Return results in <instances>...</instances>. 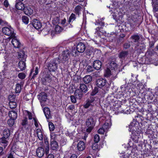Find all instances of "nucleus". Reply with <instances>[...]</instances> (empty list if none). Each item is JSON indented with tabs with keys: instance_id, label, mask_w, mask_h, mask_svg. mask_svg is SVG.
<instances>
[{
	"instance_id": "obj_45",
	"label": "nucleus",
	"mask_w": 158,
	"mask_h": 158,
	"mask_svg": "<svg viewBox=\"0 0 158 158\" xmlns=\"http://www.w3.org/2000/svg\"><path fill=\"white\" fill-rule=\"evenodd\" d=\"M18 76L20 79L23 80L25 78L26 75L24 73H21L18 74Z\"/></svg>"
},
{
	"instance_id": "obj_52",
	"label": "nucleus",
	"mask_w": 158,
	"mask_h": 158,
	"mask_svg": "<svg viewBox=\"0 0 158 158\" xmlns=\"http://www.w3.org/2000/svg\"><path fill=\"white\" fill-rule=\"evenodd\" d=\"M15 153L14 151L10 150L7 155L8 158H14L13 154Z\"/></svg>"
},
{
	"instance_id": "obj_54",
	"label": "nucleus",
	"mask_w": 158,
	"mask_h": 158,
	"mask_svg": "<svg viewBox=\"0 0 158 158\" xmlns=\"http://www.w3.org/2000/svg\"><path fill=\"white\" fill-rule=\"evenodd\" d=\"M93 53V51L89 49H87L85 51V53L87 56H90Z\"/></svg>"
},
{
	"instance_id": "obj_36",
	"label": "nucleus",
	"mask_w": 158,
	"mask_h": 158,
	"mask_svg": "<svg viewBox=\"0 0 158 158\" xmlns=\"http://www.w3.org/2000/svg\"><path fill=\"white\" fill-rule=\"evenodd\" d=\"M3 136L6 138H8L10 135V131L8 129H5L3 132Z\"/></svg>"
},
{
	"instance_id": "obj_32",
	"label": "nucleus",
	"mask_w": 158,
	"mask_h": 158,
	"mask_svg": "<svg viewBox=\"0 0 158 158\" xmlns=\"http://www.w3.org/2000/svg\"><path fill=\"white\" fill-rule=\"evenodd\" d=\"M10 118L16 119L17 117V114L16 112L14 111H10L8 114Z\"/></svg>"
},
{
	"instance_id": "obj_44",
	"label": "nucleus",
	"mask_w": 158,
	"mask_h": 158,
	"mask_svg": "<svg viewBox=\"0 0 158 158\" xmlns=\"http://www.w3.org/2000/svg\"><path fill=\"white\" fill-rule=\"evenodd\" d=\"M48 126L50 131H53L55 129V126L53 123L51 122H50L48 123Z\"/></svg>"
},
{
	"instance_id": "obj_12",
	"label": "nucleus",
	"mask_w": 158,
	"mask_h": 158,
	"mask_svg": "<svg viewBox=\"0 0 158 158\" xmlns=\"http://www.w3.org/2000/svg\"><path fill=\"white\" fill-rule=\"evenodd\" d=\"M135 51L138 53H143L145 49V45L143 44L137 43L135 47Z\"/></svg>"
},
{
	"instance_id": "obj_61",
	"label": "nucleus",
	"mask_w": 158,
	"mask_h": 158,
	"mask_svg": "<svg viewBox=\"0 0 158 158\" xmlns=\"http://www.w3.org/2000/svg\"><path fill=\"white\" fill-rule=\"evenodd\" d=\"M75 108L74 106L73 105H71L68 107V109L70 110H73Z\"/></svg>"
},
{
	"instance_id": "obj_59",
	"label": "nucleus",
	"mask_w": 158,
	"mask_h": 158,
	"mask_svg": "<svg viewBox=\"0 0 158 158\" xmlns=\"http://www.w3.org/2000/svg\"><path fill=\"white\" fill-rule=\"evenodd\" d=\"M93 76L94 77L97 78L99 76V71H97L93 73Z\"/></svg>"
},
{
	"instance_id": "obj_10",
	"label": "nucleus",
	"mask_w": 158,
	"mask_h": 158,
	"mask_svg": "<svg viewBox=\"0 0 158 158\" xmlns=\"http://www.w3.org/2000/svg\"><path fill=\"white\" fill-rule=\"evenodd\" d=\"M106 120V122L102 126V127L103 128L106 130V131L107 132L108 129L110 128L111 125V118L109 116H107L106 117H103L99 118V121H101L102 120Z\"/></svg>"
},
{
	"instance_id": "obj_25",
	"label": "nucleus",
	"mask_w": 158,
	"mask_h": 158,
	"mask_svg": "<svg viewBox=\"0 0 158 158\" xmlns=\"http://www.w3.org/2000/svg\"><path fill=\"white\" fill-rule=\"evenodd\" d=\"M15 7L18 10H24L25 6L24 4L21 2H18L15 5Z\"/></svg>"
},
{
	"instance_id": "obj_51",
	"label": "nucleus",
	"mask_w": 158,
	"mask_h": 158,
	"mask_svg": "<svg viewBox=\"0 0 158 158\" xmlns=\"http://www.w3.org/2000/svg\"><path fill=\"white\" fill-rule=\"evenodd\" d=\"M137 86L139 87V89L140 91H141V90L142 89H143V90H145V89H146L144 85H143L141 83H139L137 85Z\"/></svg>"
},
{
	"instance_id": "obj_35",
	"label": "nucleus",
	"mask_w": 158,
	"mask_h": 158,
	"mask_svg": "<svg viewBox=\"0 0 158 158\" xmlns=\"http://www.w3.org/2000/svg\"><path fill=\"white\" fill-rule=\"evenodd\" d=\"M76 14L73 13H72L69 16V19H68V22L70 23V22H73L76 19Z\"/></svg>"
},
{
	"instance_id": "obj_11",
	"label": "nucleus",
	"mask_w": 158,
	"mask_h": 158,
	"mask_svg": "<svg viewBox=\"0 0 158 158\" xmlns=\"http://www.w3.org/2000/svg\"><path fill=\"white\" fill-rule=\"evenodd\" d=\"M99 60H96L94 61L93 63V66L87 65L86 67V68L87 72L90 73L92 72L94 69H96L97 71L99 70V67L96 65V64L98 65Z\"/></svg>"
},
{
	"instance_id": "obj_48",
	"label": "nucleus",
	"mask_w": 158,
	"mask_h": 158,
	"mask_svg": "<svg viewBox=\"0 0 158 158\" xmlns=\"http://www.w3.org/2000/svg\"><path fill=\"white\" fill-rule=\"evenodd\" d=\"M60 17H55L54 18L53 20V23L54 24H57L59 23Z\"/></svg>"
},
{
	"instance_id": "obj_56",
	"label": "nucleus",
	"mask_w": 158,
	"mask_h": 158,
	"mask_svg": "<svg viewBox=\"0 0 158 158\" xmlns=\"http://www.w3.org/2000/svg\"><path fill=\"white\" fill-rule=\"evenodd\" d=\"M106 130L103 127L99 128V134H103L105 132H106Z\"/></svg>"
},
{
	"instance_id": "obj_29",
	"label": "nucleus",
	"mask_w": 158,
	"mask_h": 158,
	"mask_svg": "<svg viewBox=\"0 0 158 158\" xmlns=\"http://www.w3.org/2000/svg\"><path fill=\"white\" fill-rule=\"evenodd\" d=\"M92 148L94 153H97L99 151V144L98 143H92Z\"/></svg>"
},
{
	"instance_id": "obj_58",
	"label": "nucleus",
	"mask_w": 158,
	"mask_h": 158,
	"mask_svg": "<svg viewBox=\"0 0 158 158\" xmlns=\"http://www.w3.org/2000/svg\"><path fill=\"white\" fill-rule=\"evenodd\" d=\"M3 5L6 7L7 8L8 7L9 4L7 0H5L3 3Z\"/></svg>"
},
{
	"instance_id": "obj_16",
	"label": "nucleus",
	"mask_w": 158,
	"mask_h": 158,
	"mask_svg": "<svg viewBox=\"0 0 158 158\" xmlns=\"http://www.w3.org/2000/svg\"><path fill=\"white\" fill-rule=\"evenodd\" d=\"M106 83V80L102 79H99V85L102 86V88H100L99 87V93L102 94H104L106 93V91L104 89L105 88V87H104Z\"/></svg>"
},
{
	"instance_id": "obj_1",
	"label": "nucleus",
	"mask_w": 158,
	"mask_h": 158,
	"mask_svg": "<svg viewBox=\"0 0 158 158\" xmlns=\"http://www.w3.org/2000/svg\"><path fill=\"white\" fill-rule=\"evenodd\" d=\"M23 50H20L18 52V59L20 61L18 63V67L21 71L24 70L26 67L25 61L27 57V55L25 54V51Z\"/></svg>"
},
{
	"instance_id": "obj_23",
	"label": "nucleus",
	"mask_w": 158,
	"mask_h": 158,
	"mask_svg": "<svg viewBox=\"0 0 158 158\" xmlns=\"http://www.w3.org/2000/svg\"><path fill=\"white\" fill-rule=\"evenodd\" d=\"M85 148V143L83 141H80L77 144V149L80 151H83Z\"/></svg>"
},
{
	"instance_id": "obj_50",
	"label": "nucleus",
	"mask_w": 158,
	"mask_h": 158,
	"mask_svg": "<svg viewBox=\"0 0 158 158\" xmlns=\"http://www.w3.org/2000/svg\"><path fill=\"white\" fill-rule=\"evenodd\" d=\"M10 107L11 108H15L16 107V103L15 102H10L9 103Z\"/></svg>"
},
{
	"instance_id": "obj_42",
	"label": "nucleus",
	"mask_w": 158,
	"mask_h": 158,
	"mask_svg": "<svg viewBox=\"0 0 158 158\" xmlns=\"http://www.w3.org/2000/svg\"><path fill=\"white\" fill-rule=\"evenodd\" d=\"M117 64L114 62H111L110 64V68L112 70L115 69L117 68Z\"/></svg>"
},
{
	"instance_id": "obj_26",
	"label": "nucleus",
	"mask_w": 158,
	"mask_h": 158,
	"mask_svg": "<svg viewBox=\"0 0 158 158\" xmlns=\"http://www.w3.org/2000/svg\"><path fill=\"white\" fill-rule=\"evenodd\" d=\"M79 89L84 94L86 93L88 90L86 85L84 84H80Z\"/></svg>"
},
{
	"instance_id": "obj_38",
	"label": "nucleus",
	"mask_w": 158,
	"mask_h": 158,
	"mask_svg": "<svg viewBox=\"0 0 158 158\" xmlns=\"http://www.w3.org/2000/svg\"><path fill=\"white\" fill-rule=\"evenodd\" d=\"M63 29V28L62 27H60L59 25H57L55 27V32L56 34L60 33Z\"/></svg>"
},
{
	"instance_id": "obj_17",
	"label": "nucleus",
	"mask_w": 158,
	"mask_h": 158,
	"mask_svg": "<svg viewBox=\"0 0 158 158\" xmlns=\"http://www.w3.org/2000/svg\"><path fill=\"white\" fill-rule=\"evenodd\" d=\"M45 153V150L42 147H39L36 149V154L39 157H43Z\"/></svg>"
},
{
	"instance_id": "obj_14",
	"label": "nucleus",
	"mask_w": 158,
	"mask_h": 158,
	"mask_svg": "<svg viewBox=\"0 0 158 158\" xmlns=\"http://www.w3.org/2000/svg\"><path fill=\"white\" fill-rule=\"evenodd\" d=\"M11 43L14 48H19L21 47L22 45L19 40L15 36L11 37Z\"/></svg>"
},
{
	"instance_id": "obj_13",
	"label": "nucleus",
	"mask_w": 158,
	"mask_h": 158,
	"mask_svg": "<svg viewBox=\"0 0 158 158\" xmlns=\"http://www.w3.org/2000/svg\"><path fill=\"white\" fill-rule=\"evenodd\" d=\"M71 53V51L68 49L64 50L63 52V58L61 60L62 63H64L65 62L68 61L70 57V55Z\"/></svg>"
},
{
	"instance_id": "obj_30",
	"label": "nucleus",
	"mask_w": 158,
	"mask_h": 158,
	"mask_svg": "<svg viewBox=\"0 0 158 158\" xmlns=\"http://www.w3.org/2000/svg\"><path fill=\"white\" fill-rule=\"evenodd\" d=\"M128 54V52L127 51H123L121 52L119 54L118 56L119 58L124 60L127 57Z\"/></svg>"
},
{
	"instance_id": "obj_4",
	"label": "nucleus",
	"mask_w": 158,
	"mask_h": 158,
	"mask_svg": "<svg viewBox=\"0 0 158 158\" xmlns=\"http://www.w3.org/2000/svg\"><path fill=\"white\" fill-rule=\"evenodd\" d=\"M43 75L41 78L42 84L45 85L49 86L52 81V75L48 71L44 70L43 72Z\"/></svg>"
},
{
	"instance_id": "obj_34",
	"label": "nucleus",
	"mask_w": 158,
	"mask_h": 158,
	"mask_svg": "<svg viewBox=\"0 0 158 158\" xmlns=\"http://www.w3.org/2000/svg\"><path fill=\"white\" fill-rule=\"evenodd\" d=\"M36 134L39 139L40 140H42L43 139V135L40 129L38 128L37 129Z\"/></svg>"
},
{
	"instance_id": "obj_18",
	"label": "nucleus",
	"mask_w": 158,
	"mask_h": 158,
	"mask_svg": "<svg viewBox=\"0 0 158 158\" xmlns=\"http://www.w3.org/2000/svg\"><path fill=\"white\" fill-rule=\"evenodd\" d=\"M32 24L33 27L36 29H39L42 27L41 23L37 19H33Z\"/></svg>"
},
{
	"instance_id": "obj_46",
	"label": "nucleus",
	"mask_w": 158,
	"mask_h": 158,
	"mask_svg": "<svg viewBox=\"0 0 158 158\" xmlns=\"http://www.w3.org/2000/svg\"><path fill=\"white\" fill-rule=\"evenodd\" d=\"M99 142V135L96 134L94 137V142L93 143H98Z\"/></svg>"
},
{
	"instance_id": "obj_64",
	"label": "nucleus",
	"mask_w": 158,
	"mask_h": 158,
	"mask_svg": "<svg viewBox=\"0 0 158 158\" xmlns=\"http://www.w3.org/2000/svg\"><path fill=\"white\" fill-rule=\"evenodd\" d=\"M77 156L75 154H72L70 156V158H77Z\"/></svg>"
},
{
	"instance_id": "obj_24",
	"label": "nucleus",
	"mask_w": 158,
	"mask_h": 158,
	"mask_svg": "<svg viewBox=\"0 0 158 158\" xmlns=\"http://www.w3.org/2000/svg\"><path fill=\"white\" fill-rule=\"evenodd\" d=\"M50 146L51 148L53 150H56L59 147L58 143L56 141H50Z\"/></svg>"
},
{
	"instance_id": "obj_22",
	"label": "nucleus",
	"mask_w": 158,
	"mask_h": 158,
	"mask_svg": "<svg viewBox=\"0 0 158 158\" xmlns=\"http://www.w3.org/2000/svg\"><path fill=\"white\" fill-rule=\"evenodd\" d=\"M24 12L28 15H30L33 14V10L29 6H26L24 9Z\"/></svg>"
},
{
	"instance_id": "obj_63",
	"label": "nucleus",
	"mask_w": 158,
	"mask_h": 158,
	"mask_svg": "<svg viewBox=\"0 0 158 158\" xmlns=\"http://www.w3.org/2000/svg\"><path fill=\"white\" fill-rule=\"evenodd\" d=\"M46 158H54V156L52 154H48Z\"/></svg>"
},
{
	"instance_id": "obj_19",
	"label": "nucleus",
	"mask_w": 158,
	"mask_h": 158,
	"mask_svg": "<svg viewBox=\"0 0 158 158\" xmlns=\"http://www.w3.org/2000/svg\"><path fill=\"white\" fill-rule=\"evenodd\" d=\"M82 9V6L80 5H78L75 6L73 11L75 14L77 15V16L79 17L80 15L81 14Z\"/></svg>"
},
{
	"instance_id": "obj_41",
	"label": "nucleus",
	"mask_w": 158,
	"mask_h": 158,
	"mask_svg": "<svg viewBox=\"0 0 158 158\" xmlns=\"http://www.w3.org/2000/svg\"><path fill=\"white\" fill-rule=\"evenodd\" d=\"M57 137V135L55 133L52 132L50 135V141H56Z\"/></svg>"
},
{
	"instance_id": "obj_57",
	"label": "nucleus",
	"mask_w": 158,
	"mask_h": 158,
	"mask_svg": "<svg viewBox=\"0 0 158 158\" xmlns=\"http://www.w3.org/2000/svg\"><path fill=\"white\" fill-rule=\"evenodd\" d=\"M33 119L34 121V125L37 128L38 127V121L36 118H34Z\"/></svg>"
},
{
	"instance_id": "obj_6",
	"label": "nucleus",
	"mask_w": 158,
	"mask_h": 158,
	"mask_svg": "<svg viewBox=\"0 0 158 158\" xmlns=\"http://www.w3.org/2000/svg\"><path fill=\"white\" fill-rule=\"evenodd\" d=\"M98 106L99 101L95 100V98L93 97H89L86 100L85 103L84 104V107L85 108H87L91 106Z\"/></svg>"
},
{
	"instance_id": "obj_33",
	"label": "nucleus",
	"mask_w": 158,
	"mask_h": 158,
	"mask_svg": "<svg viewBox=\"0 0 158 158\" xmlns=\"http://www.w3.org/2000/svg\"><path fill=\"white\" fill-rule=\"evenodd\" d=\"M6 138L3 136L0 138V142L3 144V146L4 148H6L8 145V141L6 140Z\"/></svg>"
},
{
	"instance_id": "obj_21",
	"label": "nucleus",
	"mask_w": 158,
	"mask_h": 158,
	"mask_svg": "<svg viewBox=\"0 0 158 158\" xmlns=\"http://www.w3.org/2000/svg\"><path fill=\"white\" fill-rule=\"evenodd\" d=\"M43 111L46 119H48L51 117V112L49 108L47 107H45L43 109Z\"/></svg>"
},
{
	"instance_id": "obj_9",
	"label": "nucleus",
	"mask_w": 158,
	"mask_h": 158,
	"mask_svg": "<svg viewBox=\"0 0 158 158\" xmlns=\"http://www.w3.org/2000/svg\"><path fill=\"white\" fill-rule=\"evenodd\" d=\"M95 124V121L94 120V118L92 117H90L88 118L86 122V125L87 128L86 129V131L89 133L90 132Z\"/></svg>"
},
{
	"instance_id": "obj_5",
	"label": "nucleus",
	"mask_w": 158,
	"mask_h": 158,
	"mask_svg": "<svg viewBox=\"0 0 158 158\" xmlns=\"http://www.w3.org/2000/svg\"><path fill=\"white\" fill-rule=\"evenodd\" d=\"M2 31L4 34L10 36L8 38L9 41L11 39V37L15 36V35L14 29L10 26L3 27Z\"/></svg>"
},
{
	"instance_id": "obj_37",
	"label": "nucleus",
	"mask_w": 158,
	"mask_h": 158,
	"mask_svg": "<svg viewBox=\"0 0 158 158\" xmlns=\"http://www.w3.org/2000/svg\"><path fill=\"white\" fill-rule=\"evenodd\" d=\"M22 20L23 23L27 25L29 23V19L27 16L23 15L22 17Z\"/></svg>"
},
{
	"instance_id": "obj_47",
	"label": "nucleus",
	"mask_w": 158,
	"mask_h": 158,
	"mask_svg": "<svg viewBox=\"0 0 158 158\" xmlns=\"http://www.w3.org/2000/svg\"><path fill=\"white\" fill-rule=\"evenodd\" d=\"M111 71L110 70L107 68L106 70L105 73V75L106 77H110L111 75Z\"/></svg>"
},
{
	"instance_id": "obj_55",
	"label": "nucleus",
	"mask_w": 158,
	"mask_h": 158,
	"mask_svg": "<svg viewBox=\"0 0 158 158\" xmlns=\"http://www.w3.org/2000/svg\"><path fill=\"white\" fill-rule=\"evenodd\" d=\"M27 118H25V119L22 120V122L21 123V125L23 126H24L27 124Z\"/></svg>"
},
{
	"instance_id": "obj_43",
	"label": "nucleus",
	"mask_w": 158,
	"mask_h": 158,
	"mask_svg": "<svg viewBox=\"0 0 158 158\" xmlns=\"http://www.w3.org/2000/svg\"><path fill=\"white\" fill-rule=\"evenodd\" d=\"M67 23H68L66 22V19L65 18L62 19L60 22L61 24L64 27H67Z\"/></svg>"
},
{
	"instance_id": "obj_20",
	"label": "nucleus",
	"mask_w": 158,
	"mask_h": 158,
	"mask_svg": "<svg viewBox=\"0 0 158 158\" xmlns=\"http://www.w3.org/2000/svg\"><path fill=\"white\" fill-rule=\"evenodd\" d=\"M83 92L80 90L79 89H77L75 90L74 94L75 96L77 99L80 100L81 99L83 96Z\"/></svg>"
},
{
	"instance_id": "obj_39",
	"label": "nucleus",
	"mask_w": 158,
	"mask_h": 158,
	"mask_svg": "<svg viewBox=\"0 0 158 158\" xmlns=\"http://www.w3.org/2000/svg\"><path fill=\"white\" fill-rule=\"evenodd\" d=\"M21 89V86L19 83H17L16 85L15 92L16 93H19Z\"/></svg>"
},
{
	"instance_id": "obj_15",
	"label": "nucleus",
	"mask_w": 158,
	"mask_h": 158,
	"mask_svg": "<svg viewBox=\"0 0 158 158\" xmlns=\"http://www.w3.org/2000/svg\"><path fill=\"white\" fill-rule=\"evenodd\" d=\"M38 98L41 104L44 103L46 101L47 97V94L44 92H41L38 95Z\"/></svg>"
},
{
	"instance_id": "obj_7",
	"label": "nucleus",
	"mask_w": 158,
	"mask_h": 158,
	"mask_svg": "<svg viewBox=\"0 0 158 158\" xmlns=\"http://www.w3.org/2000/svg\"><path fill=\"white\" fill-rule=\"evenodd\" d=\"M99 79H97L96 81V85L97 86H95L94 89L92 88V91L90 93V97H93L95 98V100L99 101V94H98L99 89V83L98 80Z\"/></svg>"
},
{
	"instance_id": "obj_62",
	"label": "nucleus",
	"mask_w": 158,
	"mask_h": 158,
	"mask_svg": "<svg viewBox=\"0 0 158 158\" xmlns=\"http://www.w3.org/2000/svg\"><path fill=\"white\" fill-rule=\"evenodd\" d=\"M28 118L29 120H31L32 118V114L29 112H28Z\"/></svg>"
},
{
	"instance_id": "obj_53",
	"label": "nucleus",
	"mask_w": 158,
	"mask_h": 158,
	"mask_svg": "<svg viewBox=\"0 0 158 158\" xmlns=\"http://www.w3.org/2000/svg\"><path fill=\"white\" fill-rule=\"evenodd\" d=\"M70 99L72 102L73 103H75L76 102V99L77 98L74 95H71L70 96Z\"/></svg>"
},
{
	"instance_id": "obj_40",
	"label": "nucleus",
	"mask_w": 158,
	"mask_h": 158,
	"mask_svg": "<svg viewBox=\"0 0 158 158\" xmlns=\"http://www.w3.org/2000/svg\"><path fill=\"white\" fill-rule=\"evenodd\" d=\"M39 68H38L37 67H36L35 68V73H34L32 76L31 79H34V78L36 77V75H38L39 73Z\"/></svg>"
},
{
	"instance_id": "obj_60",
	"label": "nucleus",
	"mask_w": 158,
	"mask_h": 158,
	"mask_svg": "<svg viewBox=\"0 0 158 158\" xmlns=\"http://www.w3.org/2000/svg\"><path fill=\"white\" fill-rule=\"evenodd\" d=\"M130 46V44L128 43H126L124 45V48L125 49H127Z\"/></svg>"
},
{
	"instance_id": "obj_28",
	"label": "nucleus",
	"mask_w": 158,
	"mask_h": 158,
	"mask_svg": "<svg viewBox=\"0 0 158 158\" xmlns=\"http://www.w3.org/2000/svg\"><path fill=\"white\" fill-rule=\"evenodd\" d=\"M44 143L46 145L44 146V147L45 150V154L46 155H47L48 154L49 151V142L47 138L44 139Z\"/></svg>"
},
{
	"instance_id": "obj_3",
	"label": "nucleus",
	"mask_w": 158,
	"mask_h": 158,
	"mask_svg": "<svg viewBox=\"0 0 158 158\" xmlns=\"http://www.w3.org/2000/svg\"><path fill=\"white\" fill-rule=\"evenodd\" d=\"M136 125H138V124L136 122H132L131 123L130 127L131 126L132 127V130L133 131L131 137L132 140L136 143H138L139 141V139L140 138V134L141 133V131L139 129L136 130Z\"/></svg>"
},
{
	"instance_id": "obj_27",
	"label": "nucleus",
	"mask_w": 158,
	"mask_h": 158,
	"mask_svg": "<svg viewBox=\"0 0 158 158\" xmlns=\"http://www.w3.org/2000/svg\"><path fill=\"white\" fill-rule=\"evenodd\" d=\"M130 38L131 39L133 42L139 43L138 42L140 39V36L138 34H135L131 35Z\"/></svg>"
},
{
	"instance_id": "obj_8",
	"label": "nucleus",
	"mask_w": 158,
	"mask_h": 158,
	"mask_svg": "<svg viewBox=\"0 0 158 158\" xmlns=\"http://www.w3.org/2000/svg\"><path fill=\"white\" fill-rule=\"evenodd\" d=\"M85 45L82 42H80L78 43L76 46L77 51L74 52L73 51L72 54L73 56H76L78 55V53H83L85 51Z\"/></svg>"
},
{
	"instance_id": "obj_31",
	"label": "nucleus",
	"mask_w": 158,
	"mask_h": 158,
	"mask_svg": "<svg viewBox=\"0 0 158 158\" xmlns=\"http://www.w3.org/2000/svg\"><path fill=\"white\" fill-rule=\"evenodd\" d=\"M92 77L89 75H87L85 76L83 78V81L85 84H88L90 83L92 80Z\"/></svg>"
},
{
	"instance_id": "obj_49",
	"label": "nucleus",
	"mask_w": 158,
	"mask_h": 158,
	"mask_svg": "<svg viewBox=\"0 0 158 158\" xmlns=\"http://www.w3.org/2000/svg\"><path fill=\"white\" fill-rule=\"evenodd\" d=\"M15 120L14 119H12V118H10L8 119L7 122L8 125L10 127L12 126L14 124Z\"/></svg>"
},
{
	"instance_id": "obj_2",
	"label": "nucleus",
	"mask_w": 158,
	"mask_h": 158,
	"mask_svg": "<svg viewBox=\"0 0 158 158\" xmlns=\"http://www.w3.org/2000/svg\"><path fill=\"white\" fill-rule=\"evenodd\" d=\"M61 59L59 57L54 58L52 60L48 62L47 64V66L48 69V70L50 73L51 72H55L57 70L58 64L61 62Z\"/></svg>"
}]
</instances>
